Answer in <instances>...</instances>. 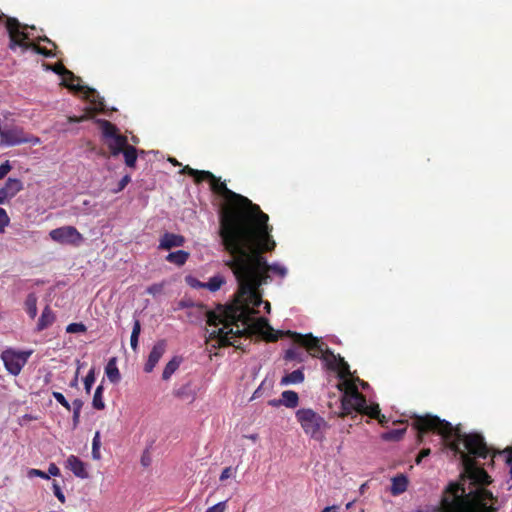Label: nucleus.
I'll return each instance as SVG.
<instances>
[{"label": "nucleus", "mask_w": 512, "mask_h": 512, "mask_svg": "<svg viewBox=\"0 0 512 512\" xmlns=\"http://www.w3.org/2000/svg\"><path fill=\"white\" fill-rule=\"evenodd\" d=\"M228 253L229 259L225 264L238 281L240 296L246 299V303L236 302L232 305L246 307L249 320L247 324L241 321L232 324L228 327V331H224V328L212 329L208 332L207 342L215 341L216 343L212 345L214 348L227 346L239 348L237 338L245 334H259L268 342L278 341L282 333L274 330L267 318H253L256 313L254 307H259L263 303L259 287L265 285L266 279L255 269L243 249L228 250Z\"/></svg>", "instance_id": "obj_1"}, {"label": "nucleus", "mask_w": 512, "mask_h": 512, "mask_svg": "<svg viewBox=\"0 0 512 512\" xmlns=\"http://www.w3.org/2000/svg\"><path fill=\"white\" fill-rule=\"evenodd\" d=\"M412 427L417 432L418 443H422L424 434L436 432L447 443L448 448L459 456L464 473L479 488H485L492 482V478L480 467L476 457L487 458L488 455L494 457L497 453L488 448L484 437L480 433H461L455 430L451 422L441 420L436 415L415 416Z\"/></svg>", "instance_id": "obj_2"}, {"label": "nucleus", "mask_w": 512, "mask_h": 512, "mask_svg": "<svg viewBox=\"0 0 512 512\" xmlns=\"http://www.w3.org/2000/svg\"><path fill=\"white\" fill-rule=\"evenodd\" d=\"M202 176L209 182L211 190L224 198L219 211V236L226 251L235 249L262 209L248 197L228 189L213 172H203Z\"/></svg>", "instance_id": "obj_3"}, {"label": "nucleus", "mask_w": 512, "mask_h": 512, "mask_svg": "<svg viewBox=\"0 0 512 512\" xmlns=\"http://www.w3.org/2000/svg\"><path fill=\"white\" fill-rule=\"evenodd\" d=\"M273 226L269 224V215L263 210L257 215L246 233L241 238L237 249H243L247 254L251 264L265 277L266 283L269 281V272L285 277L287 269L280 266L279 263L269 264L265 252L275 250V240L272 236Z\"/></svg>", "instance_id": "obj_4"}, {"label": "nucleus", "mask_w": 512, "mask_h": 512, "mask_svg": "<svg viewBox=\"0 0 512 512\" xmlns=\"http://www.w3.org/2000/svg\"><path fill=\"white\" fill-rule=\"evenodd\" d=\"M497 498L487 488L466 492L460 482H451L443 492L440 505L426 506L415 512H498Z\"/></svg>", "instance_id": "obj_5"}, {"label": "nucleus", "mask_w": 512, "mask_h": 512, "mask_svg": "<svg viewBox=\"0 0 512 512\" xmlns=\"http://www.w3.org/2000/svg\"><path fill=\"white\" fill-rule=\"evenodd\" d=\"M187 318L191 323H202L204 319L208 325L217 326L222 324L224 331H228V327L237 324L239 320L243 324H247L249 320V310L239 305H219L217 311L208 310L207 306L201 303L191 305V310L187 311Z\"/></svg>", "instance_id": "obj_6"}, {"label": "nucleus", "mask_w": 512, "mask_h": 512, "mask_svg": "<svg viewBox=\"0 0 512 512\" xmlns=\"http://www.w3.org/2000/svg\"><path fill=\"white\" fill-rule=\"evenodd\" d=\"M344 384L346 385V393L342 401V411L339 413V417L351 415L355 411L377 420L382 426L387 424L388 419L384 414H381L378 403L368 404L366 397L361 394L355 383L346 382Z\"/></svg>", "instance_id": "obj_7"}, {"label": "nucleus", "mask_w": 512, "mask_h": 512, "mask_svg": "<svg viewBox=\"0 0 512 512\" xmlns=\"http://www.w3.org/2000/svg\"><path fill=\"white\" fill-rule=\"evenodd\" d=\"M25 28H27V25L21 24L16 18H8L6 20V30L10 38V50H15L16 47H20L23 51L33 50L45 57L54 55L51 50L44 48V46L30 42L29 34L25 31Z\"/></svg>", "instance_id": "obj_8"}, {"label": "nucleus", "mask_w": 512, "mask_h": 512, "mask_svg": "<svg viewBox=\"0 0 512 512\" xmlns=\"http://www.w3.org/2000/svg\"><path fill=\"white\" fill-rule=\"evenodd\" d=\"M296 419L309 437L323 440L328 429V422L324 417L311 408H301L296 411Z\"/></svg>", "instance_id": "obj_9"}, {"label": "nucleus", "mask_w": 512, "mask_h": 512, "mask_svg": "<svg viewBox=\"0 0 512 512\" xmlns=\"http://www.w3.org/2000/svg\"><path fill=\"white\" fill-rule=\"evenodd\" d=\"M101 133L110 149L112 156L122 153L123 148L127 146V136L119 134L117 126L107 120L100 121Z\"/></svg>", "instance_id": "obj_10"}, {"label": "nucleus", "mask_w": 512, "mask_h": 512, "mask_svg": "<svg viewBox=\"0 0 512 512\" xmlns=\"http://www.w3.org/2000/svg\"><path fill=\"white\" fill-rule=\"evenodd\" d=\"M286 334L290 336L293 342L297 343L298 346L306 348L307 352L314 358L322 359V354L325 353V348L328 347L325 342L320 341L318 337L312 334L303 335L290 330H288Z\"/></svg>", "instance_id": "obj_11"}, {"label": "nucleus", "mask_w": 512, "mask_h": 512, "mask_svg": "<svg viewBox=\"0 0 512 512\" xmlns=\"http://www.w3.org/2000/svg\"><path fill=\"white\" fill-rule=\"evenodd\" d=\"M40 139L37 136L26 134L21 127L4 128L0 133V144L4 146H17L21 143L37 145Z\"/></svg>", "instance_id": "obj_12"}, {"label": "nucleus", "mask_w": 512, "mask_h": 512, "mask_svg": "<svg viewBox=\"0 0 512 512\" xmlns=\"http://www.w3.org/2000/svg\"><path fill=\"white\" fill-rule=\"evenodd\" d=\"M31 354L32 351L17 352L15 349L8 348L1 353L0 358L3 360L4 367L10 374L18 375Z\"/></svg>", "instance_id": "obj_13"}, {"label": "nucleus", "mask_w": 512, "mask_h": 512, "mask_svg": "<svg viewBox=\"0 0 512 512\" xmlns=\"http://www.w3.org/2000/svg\"><path fill=\"white\" fill-rule=\"evenodd\" d=\"M50 238L60 244L79 246L84 238L74 226H61L50 231Z\"/></svg>", "instance_id": "obj_14"}, {"label": "nucleus", "mask_w": 512, "mask_h": 512, "mask_svg": "<svg viewBox=\"0 0 512 512\" xmlns=\"http://www.w3.org/2000/svg\"><path fill=\"white\" fill-rule=\"evenodd\" d=\"M167 348V342L165 340H159L155 343L152 350L148 355V359L144 364V371L150 373L153 371L155 365L164 355L165 350Z\"/></svg>", "instance_id": "obj_15"}, {"label": "nucleus", "mask_w": 512, "mask_h": 512, "mask_svg": "<svg viewBox=\"0 0 512 512\" xmlns=\"http://www.w3.org/2000/svg\"><path fill=\"white\" fill-rule=\"evenodd\" d=\"M66 468L73 472L76 477L80 479H87L89 473L87 471L86 463H84L81 458L70 455L66 461Z\"/></svg>", "instance_id": "obj_16"}, {"label": "nucleus", "mask_w": 512, "mask_h": 512, "mask_svg": "<svg viewBox=\"0 0 512 512\" xmlns=\"http://www.w3.org/2000/svg\"><path fill=\"white\" fill-rule=\"evenodd\" d=\"M336 372L338 374V378L341 379L339 385H338V388L339 390L343 391V396L341 397V402L343 401L344 399V396H345V393H346V381H349L350 383H354L355 384V380H351L350 377H351V370H350V366L348 364V362L345 361L344 358H340V361H339V365L336 369Z\"/></svg>", "instance_id": "obj_17"}, {"label": "nucleus", "mask_w": 512, "mask_h": 512, "mask_svg": "<svg viewBox=\"0 0 512 512\" xmlns=\"http://www.w3.org/2000/svg\"><path fill=\"white\" fill-rule=\"evenodd\" d=\"M185 238L181 234L166 232L160 238L158 248L161 250H171L173 247L183 246Z\"/></svg>", "instance_id": "obj_18"}, {"label": "nucleus", "mask_w": 512, "mask_h": 512, "mask_svg": "<svg viewBox=\"0 0 512 512\" xmlns=\"http://www.w3.org/2000/svg\"><path fill=\"white\" fill-rule=\"evenodd\" d=\"M69 88L84 93L85 98L88 99L90 103L97 105L99 110H103V99L100 97L99 93H97V91L94 90V88H90L80 84H71L69 85Z\"/></svg>", "instance_id": "obj_19"}, {"label": "nucleus", "mask_w": 512, "mask_h": 512, "mask_svg": "<svg viewBox=\"0 0 512 512\" xmlns=\"http://www.w3.org/2000/svg\"><path fill=\"white\" fill-rule=\"evenodd\" d=\"M55 319L56 317L51 307L48 305L45 306L38 319L36 330L42 331L49 328V326H51L55 322Z\"/></svg>", "instance_id": "obj_20"}, {"label": "nucleus", "mask_w": 512, "mask_h": 512, "mask_svg": "<svg viewBox=\"0 0 512 512\" xmlns=\"http://www.w3.org/2000/svg\"><path fill=\"white\" fill-rule=\"evenodd\" d=\"M3 189L5 191L8 200L15 197L21 190L24 189V185L19 178H8L4 183Z\"/></svg>", "instance_id": "obj_21"}, {"label": "nucleus", "mask_w": 512, "mask_h": 512, "mask_svg": "<svg viewBox=\"0 0 512 512\" xmlns=\"http://www.w3.org/2000/svg\"><path fill=\"white\" fill-rule=\"evenodd\" d=\"M105 373L111 383L117 384L120 382L121 373L119 371V368L117 367V358L113 357L108 360L105 367Z\"/></svg>", "instance_id": "obj_22"}, {"label": "nucleus", "mask_w": 512, "mask_h": 512, "mask_svg": "<svg viewBox=\"0 0 512 512\" xmlns=\"http://www.w3.org/2000/svg\"><path fill=\"white\" fill-rule=\"evenodd\" d=\"M340 358H341L340 354L335 355V353L332 352V350L329 349V347H327V348H325V352L322 354L321 360H323L324 366L327 369H329V371L336 372V369L339 365Z\"/></svg>", "instance_id": "obj_23"}, {"label": "nucleus", "mask_w": 512, "mask_h": 512, "mask_svg": "<svg viewBox=\"0 0 512 512\" xmlns=\"http://www.w3.org/2000/svg\"><path fill=\"white\" fill-rule=\"evenodd\" d=\"M408 483H409V481H408L406 475H404V474L396 475L392 479V485L390 488V492L393 495H399L401 493H404L407 490Z\"/></svg>", "instance_id": "obj_24"}, {"label": "nucleus", "mask_w": 512, "mask_h": 512, "mask_svg": "<svg viewBox=\"0 0 512 512\" xmlns=\"http://www.w3.org/2000/svg\"><path fill=\"white\" fill-rule=\"evenodd\" d=\"M54 70L56 73L62 75V79L66 87H69V85H71V83H75V81H80V78L73 74L71 70L66 69L62 63L56 64Z\"/></svg>", "instance_id": "obj_25"}, {"label": "nucleus", "mask_w": 512, "mask_h": 512, "mask_svg": "<svg viewBox=\"0 0 512 512\" xmlns=\"http://www.w3.org/2000/svg\"><path fill=\"white\" fill-rule=\"evenodd\" d=\"M304 380L305 374L302 368H298V370H294L292 372L285 374L284 377L281 379L280 383L282 385L299 384L302 383V381Z\"/></svg>", "instance_id": "obj_26"}, {"label": "nucleus", "mask_w": 512, "mask_h": 512, "mask_svg": "<svg viewBox=\"0 0 512 512\" xmlns=\"http://www.w3.org/2000/svg\"><path fill=\"white\" fill-rule=\"evenodd\" d=\"M125 159V165L128 167H135L137 162V148L129 145L128 141H126V146L123 148L122 152Z\"/></svg>", "instance_id": "obj_27"}, {"label": "nucleus", "mask_w": 512, "mask_h": 512, "mask_svg": "<svg viewBox=\"0 0 512 512\" xmlns=\"http://www.w3.org/2000/svg\"><path fill=\"white\" fill-rule=\"evenodd\" d=\"M282 403L287 408H295L299 404V395L294 390H285L282 392Z\"/></svg>", "instance_id": "obj_28"}, {"label": "nucleus", "mask_w": 512, "mask_h": 512, "mask_svg": "<svg viewBox=\"0 0 512 512\" xmlns=\"http://www.w3.org/2000/svg\"><path fill=\"white\" fill-rule=\"evenodd\" d=\"M182 359L180 357H173L170 361L165 365L162 372V379L167 380L172 377L175 371L178 370Z\"/></svg>", "instance_id": "obj_29"}, {"label": "nucleus", "mask_w": 512, "mask_h": 512, "mask_svg": "<svg viewBox=\"0 0 512 512\" xmlns=\"http://www.w3.org/2000/svg\"><path fill=\"white\" fill-rule=\"evenodd\" d=\"M188 257H189V254L187 251L177 250V251L170 252L166 256V260H167V262L177 264L180 267V265H183L186 263Z\"/></svg>", "instance_id": "obj_30"}, {"label": "nucleus", "mask_w": 512, "mask_h": 512, "mask_svg": "<svg viewBox=\"0 0 512 512\" xmlns=\"http://www.w3.org/2000/svg\"><path fill=\"white\" fill-rule=\"evenodd\" d=\"M103 392H104L103 384L98 385L94 392V396L92 399V407L97 410H103L106 408V404L103 400Z\"/></svg>", "instance_id": "obj_31"}, {"label": "nucleus", "mask_w": 512, "mask_h": 512, "mask_svg": "<svg viewBox=\"0 0 512 512\" xmlns=\"http://www.w3.org/2000/svg\"><path fill=\"white\" fill-rule=\"evenodd\" d=\"M25 310L30 318H35L37 315V297L35 293H30L25 299Z\"/></svg>", "instance_id": "obj_32"}, {"label": "nucleus", "mask_w": 512, "mask_h": 512, "mask_svg": "<svg viewBox=\"0 0 512 512\" xmlns=\"http://www.w3.org/2000/svg\"><path fill=\"white\" fill-rule=\"evenodd\" d=\"M224 282L225 280L222 275H214L202 286L207 287L211 292H216L219 291Z\"/></svg>", "instance_id": "obj_33"}, {"label": "nucleus", "mask_w": 512, "mask_h": 512, "mask_svg": "<svg viewBox=\"0 0 512 512\" xmlns=\"http://www.w3.org/2000/svg\"><path fill=\"white\" fill-rule=\"evenodd\" d=\"M406 433V427L403 428H395V430H390L388 432H384L382 434V439L387 441H397L403 438Z\"/></svg>", "instance_id": "obj_34"}, {"label": "nucleus", "mask_w": 512, "mask_h": 512, "mask_svg": "<svg viewBox=\"0 0 512 512\" xmlns=\"http://www.w3.org/2000/svg\"><path fill=\"white\" fill-rule=\"evenodd\" d=\"M203 172H206L205 170H195L193 167L190 166H184L182 169V173L187 174L188 176H192L196 183H201L204 180Z\"/></svg>", "instance_id": "obj_35"}, {"label": "nucleus", "mask_w": 512, "mask_h": 512, "mask_svg": "<svg viewBox=\"0 0 512 512\" xmlns=\"http://www.w3.org/2000/svg\"><path fill=\"white\" fill-rule=\"evenodd\" d=\"M100 447H101V437H100V432L97 431L92 439V457L93 458H95V459L101 458Z\"/></svg>", "instance_id": "obj_36"}, {"label": "nucleus", "mask_w": 512, "mask_h": 512, "mask_svg": "<svg viewBox=\"0 0 512 512\" xmlns=\"http://www.w3.org/2000/svg\"><path fill=\"white\" fill-rule=\"evenodd\" d=\"M284 358L286 360H297V361H303L304 360V353L302 351H300L299 348H289L285 355H284Z\"/></svg>", "instance_id": "obj_37"}, {"label": "nucleus", "mask_w": 512, "mask_h": 512, "mask_svg": "<svg viewBox=\"0 0 512 512\" xmlns=\"http://www.w3.org/2000/svg\"><path fill=\"white\" fill-rule=\"evenodd\" d=\"M95 379H96L95 368L92 367L89 369L88 373L86 374V376L84 378V386H85L86 393L91 392V387L95 383Z\"/></svg>", "instance_id": "obj_38"}, {"label": "nucleus", "mask_w": 512, "mask_h": 512, "mask_svg": "<svg viewBox=\"0 0 512 512\" xmlns=\"http://www.w3.org/2000/svg\"><path fill=\"white\" fill-rule=\"evenodd\" d=\"M11 222L10 216L4 208H0V233L5 232V227L9 226Z\"/></svg>", "instance_id": "obj_39"}, {"label": "nucleus", "mask_w": 512, "mask_h": 512, "mask_svg": "<svg viewBox=\"0 0 512 512\" xmlns=\"http://www.w3.org/2000/svg\"><path fill=\"white\" fill-rule=\"evenodd\" d=\"M52 395L54 399L59 402L66 410H71V403L68 402V400L65 398L63 394L59 391H53Z\"/></svg>", "instance_id": "obj_40"}, {"label": "nucleus", "mask_w": 512, "mask_h": 512, "mask_svg": "<svg viewBox=\"0 0 512 512\" xmlns=\"http://www.w3.org/2000/svg\"><path fill=\"white\" fill-rule=\"evenodd\" d=\"M87 331V327L83 323H70L66 327V332H70V334H75V332H85Z\"/></svg>", "instance_id": "obj_41"}, {"label": "nucleus", "mask_w": 512, "mask_h": 512, "mask_svg": "<svg viewBox=\"0 0 512 512\" xmlns=\"http://www.w3.org/2000/svg\"><path fill=\"white\" fill-rule=\"evenodd\" d=\"M227 508V500L219 501L211 507H208L205 512H225Z\"/></svg>", "instance_id": "obj_42"}, {"label": "nucleus", "mask_w": 512, "mask_h": 512, "mask_svg": "<svg viewBox=\"0 0 512 512\" xmlns=\"http://www.w3.org/2000/svg\"><path fill=\"white\" fill-rule=\"evenodd\" d=\"M12 166L9 160H5L3 164L0 165V180L5 178L9 172H11Z\"/></svg>", "instance_id": "obj_43"}, {"label": "nucleus", "mask_w": 512, "mask_h": 512, "mask_svg": "<svg viewBox=\"0 0 512 512\" xmlns=\"http://www.w3.org/2000/svg\"><path fill=\"white\" fill-rule=\"evenodd\" d=\"M53 492H54L55 496L57 497V499L62 504H64L66 501V497H65V494L61 491V488L57 482H53Z\"/></svg>", "instance_id": "obj_44"}, {"label": "nucleus", "mask_w": 512, "mask_h": 512, "mask_svg": "<svg viewBox=\"0 0 512 512\" xmlns=\"http://www.w3.org/2000/svg\"><path fill=\"white\" fill-rule=\"evenodd\" d=\"M162 291H163V284H153L146 288V293L152 294V295L160 294V293H162Z\"/></svg>", "instance_id": "obj_45"}, {"label": "nucleus", "mask_w": 512, "mask_h": 512, "mask_svg": "<svg viewBox=\"0 0 512 512\" xmlns=\"http://www.w3.org/2000/svg\"><path fill=\"white\" fill-rule=\"evenodd\" d=\"M28 475L30 477L32 476H39L41 479H45V480H48L49 479V475L45 472H43V470H40V469H30L29 472H28Z\"/></svg>", "instance_id": "obj_46"}, {"label": "nucleus", "mask_w": 512, "mask_h": 512, "mask_svg": "<svg viewBox=\"0 0 512 512\" xmlns=\"http://www.w3.org/2000/svg\"><path fill=\"white\" fill-rule=\"evenodd\" d=\"M47 474L49 475V477L59 476L61 474L60 469L56 463H50Z\"/></svg>", "instance_id": "obj_47"}, {"label": "nucleus", "mask_w": 512, "mask_h": 512, "mask_svg": "<svg viewBox=\"0 0 512 512\" xmlns=\"http://www.w3.org/2000/svg\"><path fill=\"white\" fill-rule=\"evenodd\" d=\"M194 303L190 299H182L178 303V309H187L188 311L191 310V305Z\"/></svg>", "instance_id": "obj_48"}, {"label": "nucleus", "mask_w": 512, "mask_h": 512, "mask_svg": "<svg viewBox=\"0 0 512 512\" xmlns=\"http://www.w3.org/2000/svg\"><path fill=\"white\" fill-rule=\"evenodd\" d=\"M233 474V469L232 467H227V468H224L220 477H219V480L220 481H224V480H227L229 479V477H231Z\"/></svg>", "instance_id": "obj_49"}, {"label": "nucleus", "mask_w": 512, "mask_h": 512, "mask_svg": "<svg viewBox=\"0 0 512 512\" xmlns=\"http://www.w3.org/2000/svg\"><path fill=\"white\" fill-rule=\"evenodd\" d=\"M141 334V323L139 319H135L132 326V336H138Z\"/></svg>", "instance_id": "obj_50"}, {"label": "nucleus", "mask_w": 512, "mask_h": 512, "mask_svg": "<svg viewBox=\"0 0 512 512\" xmlns=\"http://www.w3.org/2000/svg\"><path fill=\"white\" fill-rule=\"evenodd\" d=\"M130 182H131V177L130 176L126 175V176L122 177L121 180L118 183V189L117 190L121 191V190L125 189L126 186L128 185V183H130Z\"/></svg>", "instance_id": "obj_51"}, {"label": "nucleus", "mask_w": 512, "mask_h": 512, "mask_svg": "<svg viewBox=\"0 0 512 512\" xmlns=\"http://www.w3.org/2000/svg\"><path fill=\"white\" fill-rule=\"evenodd\" d=\"M503 453L506 455V463L510 466V474L512 477V448H506Z\"/></svg>", "instance_id": "obj_52"}, {"label": "nucleus", "mask_w": 512, "mask_h": 512, "mask_svg": "<svg viewBox=\"0 0 512 512\" xmlns=\"http://www.w3.org/2000/svg\"><path fill=\"white\" fill-rule=\"evenodd\" d=\"M71 409L81 411L83 407V401L80 400V398H76L72 404H70Z\"/></svg>", "instance_id": "obj_53"}, {"label": "nucleus", "mask_w": 512, "mask_h": 512, "mask_svg": "<svg viewBox=\"0 0 512 512\" xmlns=\"http://www.w3.org/2000/svg\"><path fill=\"white\" fill-rule=\"evenodd\" d=\"M86 119H88V116L87 115H82L80 117H77V116H70L68 118V121L70 123H80V122H83V121H86Z\"/></svg>", "instance_id": "obj_54"}, {"label": "nucleus", "mask_w": 512, "mask_h": 512, "mask_svg": "<svg viewBox=\"0 0 512 512\" xmlns=\"http://www.w3.org/2000/svg\"><path fill=\"white\" fill-rule=\"evenodd\" d=\"M80 416H81V412H77V410H73L72 421H73L74 427L78 426V424L80 422Z\"/></svg>", "instance_id": "obj_55"}, {"label": "nucleus", "mask_w": 512, "mask_h": 512, "mask_svg": "<svg viewBox=\"0 0 512 512\" xmlns=\"http://www.w3.org/2000/svg\"><path fill=\"white\" fill-rule=\"evenodd\" d=\"M8 197L5 194V189L2 187L0 189V204H4L5 202H8Z\"/></svg>", "instance_id": "obj_56"}, {"label": "nucleus", "mask_w": 512, "mask_h": 512, "mask_svg": "<svg viewBox=\"0 0 512 512\" xmlns=\"http://www.w3.org/2000/svg\"><path fill=\"white\" fill-rule=\"evenodd\" d=\"M138 336H132L131 335V347L133 350H137V347H138Z\"/></svg>", "instance_id": "obj_57"}, {"label": "nucleus", "mask_w": 512, "mask_h": 512, "mask_svg": "<svg viewBox=\"0 0 512 512\" xmlns=\"http://www.w3.org/2000/svg\"><path fill=\"white\" fill-rule=\"evenodd\" d=\"M272 407H279V405H283L282 403V397L278 400H271L268 402Z\"/></svg>", "instance_id": "obj_58"}, {"label": "nucleus", "mask_w": 512, "mask_h": 512, "mask_svg": "<svg viewBox=\"0 0 512 512\" xmlns=\"http://www.w3.org/2000/svg\"><path fill=\"white\" fill-rule=\"evenodd\" d=\"M337 510H338V507L334 505V506L324 507L321 512H338Z\"/></svg>", "instance_id": "obj_59"}, {"label": "nucleus", "mask_w": 512, "mask_h": 512, "mask_svg": "<svg viewBox=\"0 0 512 512\" xmlns=\"http://www.w3.org/2000/svg\"><path fill=\"white\" fill-rule=\"evenodd\" d=\"M430 453H431V449H428V448H427V449H422V450L420 451L421 456H423L424 458H425V457H427V456H429V455H430Z\"/></svg>", "instance_id": "obj_60"}, {"label": "nucleus", "mask_w": 512, "mask_h": 512, "mask_svg": "<svg viewBox=\"0 0 512 512\" xmlns=\"http://www.w3.org/2000/svg\"><path fill=\"white\" fill-rule=\"evenodd\" d=\"M423 456H421V451L419 452L418 456L415 458V463L416 464H420L421 461L423 460Z\"/></svg>", "instance_id": "obj_61"}, {"label": "nucleus", "mask_w": 512, "mask_h": 512, "mask_svg": "<svg viewBox=\"0 0 512 512\" xmlns=\"http://www.w3.org/2000/svg\"><path fill=\"white\" fill-rule=\"evenodd\" d=\"M357 381H359L363 389L369 385L367 382H364V380H361L360 378H357Z\"/></svg>", "instance_id": "obj_62"}, {"label": "nucleus", "mask_w": 512, "mask_h": 512, "mask_svg": "<svg viewBox=\"0 0 512 512\" xmlns=\"http://www.w3.org/2000/svg\"><path fill=\"white\" fill-rule=\"evenodd\" d=\"M265 309L267 310V312H270V303L269 302H265Z\"/></svg>", "instance_id": "obj_63"}, {"label": "nucleus", "mask_w": 512, "mask_h": 512, "mask_svg": "<svg viewBox=\"0 0 512 512\" xmlns=\"http://www.w3.org/2000/svg\"><path fill=\"white\" fill-rule=\"evenodd\" d=\"M257 434H252L249 438L252 439V440H256L257 439Z\"/></svg>", "instance_id": "obj_64"}]
</instances>
